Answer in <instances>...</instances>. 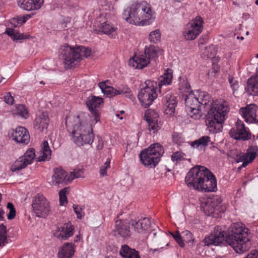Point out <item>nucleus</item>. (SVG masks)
<instances>
[{
  "mask_svg": "<svg viewBox=\"0 0 258 258\" xmlns=\"http://www.w3.org/2000/svg\"><path fill=\"white\" fill-rule=\"evenodd\" d=\"M229 136L236 140L246 141L251 138L248 128L245 127L243 121L238 120L234 127L229 132Z\"/></svg>",
  "mask_w": 258,
  "mask_h": 258,
  "instance_id": "obj_14",
  "label": "nucleus"
},
{
  "mask_svg": "<svg viewBox=\"0 0 258 258\" xmlns=\"http://www.w3.org/2000/svg\"><path fill=\"white\" fill-rule=\"evenodd\" d=\"M179 79V83L178 89L181 91L185 92L186 93L185 94H188V92H189V90L190 89L189 84L187 82V80L184 78L180 77Z\"/></svg>",
  "mask_w": 258,
  "mask_h": 258,
  "instance_id": "obj_42",
  "label": "nucleus"
},
{
  "mask_svg": "<svg viewBox=\"0 0 258 258\" xmlns=\"http://www.w3.org/2000/svg\"><path fill=\"white\" fill-rule=\"evenodd\" d=\"M129 223L134 230L139 233H145L150 228L152 224L150 219L148 218H142L138 221L131 219Z\"/></svg>",
  "mask_w": 258,
  "mask_h": 258,
  "instance_id": "obj_18",
  "label": "nucleus"
},
{
  "mask_svg": "<svg viewBox=\"0 0 258 258\" xmlns=\"http://www.w3.org/2000/svg\"><path fill=\"white\" fill-rule=\"evenodd\" d=\"M100 28L103 33L107 35H110L115 31V28L107 21L102 23Z\"/></svg>",
  "mask_w": 258,
  "mask_h": 258,
  "instance_id": "obj_41",
  "label": "nucleus"
},
{
  "mask_svg": "<svg viewBox=\"0 0 258 258\" xmlns=\"http://www.w3.org/2000/svg\"><path fill=\"white\" fill-rule=\"evenodd\" d=\"M99 87L101 90L102 92L105 96L108 97H112L117 94V89L113 87L106 85V82L99 83Z\"/></svg>",
  "mask_w": 258,
  "mask_h": 258,
  "instance_id": "obj_34",
  "label": "nucleus"
},
{
  "mask_svg": "<svg viewBox=\"0 0 258 258\" xmlns=\"http://www.w3.org/2000/svg\"><path fill=\"white\" fill-rule=\"evenodd\" d=\"M32 206L37 217L45 218L48 215L50 207L48 202L43 195L37 194L33 200Z\"/></svg>",
  "mask_w": 258,
  "mask_h": 258,
  "instance_id": "obj_12",
  "label": "nucleus"
},
{
  "mask_svg": "<svg viewBox=\"0 0 258 258\" xmlns=\"http://www.w3.org/2000/svg\"><path fill=\"white\" fill-rule=\"evenodd\" d=\"M182 235L183 240H184L186 242L190 243L191 241H194L192 238V234L190 231L188 230L183 231L182 232Z\"/></svg>",
  "mask_w": 258,
  "mask_h": 258,
  "instance_id": "obj_52",
  "label": "nucleus"
},
{
  "mask_svg": "<svg viewBox=\"0 0 258 258\" xmlns=\"http://www.w3.org/2000/svg\"><path fill=\"white\" fill-rule=\"evenodd\" d=\"M217 190V180L216 177L210 171V173H207V175L205 176L203 183L199 190L205 192H212L216 191Z\"/></svg>",
  "mask_w": 258,
  "mask_h": 258,
  "instance_id": "obj_19",
  "label": "nucleus"
},
{
  "mask_svg": "<svg viewBox=\"0 0 258 258\" xmlns=\"http://www.w3.org/2000/svg\"><path fill=\"white\" fill-rule=\"evenodd\" d=\"M183 237L182 236H180V238H178L175 241L178 243V244L182 247L184 246V243L183 242V240H182Z\"/></svg>",
  "mask_w": 258,
  "mask_h": 258,
  "instance_id": "obj_59",
  "label": "nucleus"
},
{
  "mask_svg": "<svg viewBox=\"0 0 258 258\" xmlns=\"http://www.w3.org/2000/svg\"><path fill=\"white\" fill-rule=\"evenodd\" d=\"M97 139L98 140V144L96 146V149L98 150H102L103 148V141L99 136H97Z\"/></svg>",
  "mask_w": 258,
  "mask_h": 258,
  "instance_id": "obj_58",
  "label": "nucleus"
},
{
  "mask_svg": "<svg viewBox=\"0 0 258 258\" xmlns=\"http://www.w3.org/2000/svg\"><path fill=\"white\" fill-rule=\"evenodd\" d=\"M150 61L144 53L139 55H135L128 61V65L134 69H142L148 66Z\"/></svg>",
  "mask_w": 258,
  "mask_h": 258,
  "instance_id": "obj_24",
  "label": "nucleus"
},
{
  "mask_svg": "<svg viewBox=\"0 0 258 258\" xmlns=\"http://www.w3.org/2000/svg\"><path fill=\"white\" fill-rule=\"evenodd\" d=\"M203 23V20L200 16L196 17L194 20L189 22L183 33L185 38L187 40L195 39L202 31Z\"/></svg>",
  "mask_w": 258,
  "mask_h": 258,
  "instance_id": "obj_11",
  "label": "nucleus"
},
{
  "mask_svg": "<svg viewBox=\"0 0 258 258\" xmlns=\"http://www.w3.org/2000/svg\"><path fill=\"white\" fill-rule=\"evenodd\" d=\"M27 20V19L26 17H22V21L20 22H18V24H20V25H22L26 22Z\"/></svg>",
  "mask_w": 258,
  "mask_h": 258,
  "instance_id": "obj_62",
  "label": "nucleus"
},
{
  "mask_svg": "<svg viewBox=\"0 0 258 258\" xmlns=\"http://www.w3.org/2000/svg\"><path fill=\"white\" fill-rule=\"evenodd\" d=\"M52 176V183L55 186H63L69 181L67 178V172L61 168H56L53 170Z\"/></svg>",
  "mask_w": 258,
  "mask_h": 258,
  "instance_id": "obj_23",
  "label": "nucleus"
},
{
  "mask_svg": "<svg viewBox=\"0 0 258 258\" xmlns=\"http://www.w3.org/2000/svg\"><path fill=\"white\" fill-rule=\"evenodd\" d=\"M43 2V0H20L18 5L23 10L32 11L39 9Z\"/></svg>",
  "mask_w": 258,
  "mask_h": 258,
  "instance_id": "obj_25",
  "label": "nucleus"
},
{
  "mask_svg": "<svg viewBox=\"0 0 258 258\" xmlns=\"http://www.w3.org/2000/svg\"><path fill=\"white\" fill-rule=\"evenodd\" d=\"M49 118L46 113L43 112L39 116H37L35 120L34 127L40 132H43L44 130L47 128L48 125Z\"/></svg>",
  "mask_w": 258,
  "mask_h": 258,
  "instance_id": "obj_29",
  "label": "nucleus"
},
{
  "mask_svg": "<svg viewBox=\"0 0 258 258\" xmlns=\"http://www.w3.org/2000/svg\"><path fill=\"white\" fill-rule=\"evenodd\" d=\"M225 241L239 253L247 251L250 246L248 229L242 227L237 223H233L228 228L225 233Z\"/></svg>",
  "mask_w": 258,
  "mask_h": 258,
  "instance_id": "obj_2",
  "label": "nucleus"
},
{
  "mask_svg": "<svg viewBox=\"0 0 258 258\" xmlns=\"http://www.w3.org/2000/svg\"><path fill=\"white\" fill-rule=\"evenodd\" d=\"M217 48L214 45L206 46L202 51L201 56L204 59L213 58L217 53Z\"/></svg>",
  "mask_w": 258,
  "mask_h": 258,
  "instance_id": "obj_38",
  "label": "nucleus"
},
{
  "mask_svg": "<svg viewBox=\"0 0 258 258\" xmlns=\"http://www.w3.org/2000/svg\"><path fill=\"white\" fill-rule=\"evenodd\" d=\"M42 155L38 158V161H49L51 158V150L48 145L47 141H44L42 144Z\"/></svg>",
  "mask_w": 258,
  "mask_h": 258,
  "instance_id": "obj_33",
  "label": "nucleus"
},
{
  "mask_svg": "<svg viewBox=\"0 0 258 258\" xmlns=\"http://www.w3.org/2000/svg\"><path fill=\"white\" fill-rule=\"evenodd\" d=\"M103 101L101 97L92 95L88 98L86 105L90 112V117L96 122L100 120L98 108L103 106Z\"/></svg>",
  "mask_w": 258,
  "mask_h": 258,
  "instance_id": "obj_15",
  "label": "nucleus"
},
{
  "mask_svg": "<svg viewBox=\"0 0 258 258\" xmlns=\"http://www.w3.org/2000/svg\"><path fill=\"white\" fill-rule=\"evenodd\" d=\"M21 21L22 17L14 18L11 20L10 22L12 25H14V27H17L20 26V24H18V22H20Z\"/></svg>",
  "mask_w": 258,
  "mask_h": 258,
  "instance_id": "obj_57",
  "label": "nucleus"
},
{
  "mask_svg": "<svg viewBox=\"0 0 258 258\" xmlns=\"http://www.w3.org/2000/svg\"><path fill=\"white\" fill-rule=\"evenodd\" d=\"M17 113L25 118H27L28 116V111L23 105H18L17 107Z\"/></svg>",
  "mask_w": 258,
  "mask_h": 258,
  "instance_id": "obj_51",
  "label": "nucleus"
},
{
  "mask_svg": "<svg viewBox=\"0 0 258 258\" xmlns=\"http://www.w3.org/2000/svg\"><path fill=\"white\" fill-rule=\"evenodd\" d=\"M158 114L153 110H147L144 115V118L147 121L149 130L153 133L158 131L160 126L158 123Z\"/></svg>",
  "mask_w": 258,
  "mask_h": 258,
  "instance_id": "obj_21",
  "label": "nucleus"
},
{
  "mask_svg": "<svg viewBox=\"0 0 258 258\" xmlns=\"http://www.w3.org/2000/svg\"><path fill=\"white\" fill-rule=\"evenodd\" d=\"M258 147L256 145H252L248 149L246 154L248 155L249 161H252L255 159Z\"/></svg>",
  "mask_w": 258,
  "mask_h": 258,
  "instance_id": "obj_45",
  "label": "nucleus"
},
{
  "mask_svg": "<svg viewBox=\"0 0 258 258\" xmlns=\"http://www.w3.org/2000/svg\"><path fill=\"white\" fill-rule=\"evenodd\" d=\"M75 123L72 122V117H68L66 119V124L68 131L72 135V140L78 146L85 144L91 145L94 139L92 127L90 124L80 122L78 116Z\"/></svg>",
  "mask_w": 258,
  "mask_h": 258,
  "instance_id": "obj_3",
  "label": "nucleus"
},
{
  "mask_svg": "<svg viewBox=\"0 0 258 258\" xmlns=\"http://www.w3.org/2000/svg\"><path fill=\"white\" fill-rule=\"evenodd\" d=\"M83 171L82 169L75 170L70 173V174L68 178V180H69V181H71L75 178L82 177L83 176Z\"/></svg>",
  "mask_w": 258,
  "mask_h": 258,
  "instance_id": "obj_48",
  "label": "nucleus"
},
{
  "mask_svg": "<svg viewBox=\"0 0 258 258\" xmlns=\"http://www.w3.org/2000/svg\"><path fill=\"white\" fill-rule=\"evenodd\" d=\"M144 85L139 92L138 96L142 105L147 108L157 97L156 91L157 84L156 82L147 80Z\"/></svg>",
  "mask_w": 258,
  "mask_h": 258,
  "instance_id": "obj_8",
  "label": "nucleus"
},
{
  "mask_svg": "<svg viewBox=\"0 0 258 258\" xmlns=\"http://www.w3.org/2000/svg\"><path fill=\"white\" fill-rule=\"evenodd\" d=\"M219 227L215 229L214 233H211L208 237H206L203 242L205 245L209 246L211 245H217L221 243L224 240V231H219Z\"/></svg>",
  "mask_w": 258,
  "mask_h": 258,
  "instance_id": "obj_20",
  "label": "nucleus"
},
{
  "mask_svg": "<svg viewBox=\"0 0 258 258\" xmlns=\"http://www.w3.org/2000/svg\"><path fill=\"white\" fill-rule=\"evenodd\" d=\"M197 96L196 92L193 93L192 91L181 96L182 99L184 100L186 112L194 119L200 118L202 114Z\"/></svg>",
  "mask_w": 258,
  "mask_h": 258,
  "instance_id": "obj_9",
  "label": "nucleus"
},
{
  "mask_svg": "<svg viewBox=\"0 0 258 258\" xmlns=\"http://www.w3.org/2000/svg\"><path fill=\"white\" fill-rule=\"evenodd\" d=\"M207 173H210V170L206 167L201 165L195 166L186 174L185 182L188 187L199 190Z\"/></svg>",
  "mask_w": 258,
  "mask_h": 258,
  "instance_id": "obj_6",
  "label": "nucleus"
},
{
  "mask_svg": "<svg viewBox=\"0 0 258 258\" xmlns=\"http://www.w3.org/2000/svg\"><path fill=\"white\" fill-rule=\"evenodd\" d=\"M117 91H118L117 94L125 95L126 96H129L131 92V89L125 85L120 87Z\"/></svg>",
  "mask_w": 258,
  "mask_h": 258,
  "instance_id": "obj_54",
  "label": "nucleus"
},
{
  "mask_svg": "<svg viewBox=\"0 0 258 258\" xmlns=\"http://www.w3.org/2000/svg\"><path fill=\"white\" fill-rule=\"evenodd\" d=\"M185 154L180 151H176L173 153L171 156V160L173 162L180 161L185 160Z\"/></svg>",
  "mask_w": 258,
  "mask_h": 258,
  "instance_id": "obj_47",
  "label": "nucleus"
},
{
  "mask_svg": "<svg viewBox=\"0 0 258 258\" xmlns=\"http://www.w3.org/2000/svg\"><path fill=\"white\" fill-rule=\"evenodd\" d=\"M122 17L132 24L149 25L155 19V13L150 4L145 1L137 2L124 11Z\"/></svg>",
  "mask_w": 258,
  "mask_h": 258,
  "instance_id": "obj_1",
  "label": "nucleus"
},
{
  "mask_svg": "<svg viewBox=\"0 0 258 258\" xmlns=\"http://www.w3.org/2000/svg\"><path fill=\"white\" fill-rule=\"evenodd\" d=\"M69 191V188L65 187L62 189L59 192V202L60 206H63L65 204H67V198L66 195Z\"/></svg>",
  "mask_w": 258,
  "mask_h": 258,
  "instance_id": "obj_44",
  "label": "nucleus"
},
{
  "mask_svg": "<svg viewBox=\"0 0 258 258\" xmlns=\"http://www.w3.org/2000/svg\"><path fill=\"white\" fill-rule=\"evenodd\" d=\"M210 106L211 107L206 115V124L211 133L216 134L222 131L229 108L227 103L223 101L218 103H211Z\"/></svg>",
  "mask_w": 258,
  "mask_h": 258,
  "instance_id": "obj_4",
  "label": "nucleus"
},
{
  "mask_svg": "<svg viewBox=\"0 0 258 258\" xmlns=\"http://www.w3.org/2000/svg\"><path fill=\"white\" fill-rule=\"evenodd\" d=\"M170 234L172 235L174 239L176 240L178 238H180V236H181L178 232H176L175 233H173L171 232H170Z\"/></svg>",
  "mask_w": 258,
  "mask_h": 258,
  "instance_id": "obj_60",
  "label": "nucleus"
},
{
  "mask_svg": "<svg viewBox=\"0 0 258 258\" xmlns=\"http://www.w3.org/2000/svg\"><path fill=\"white\" fill-rule=\"evenodd\" d=\"M211 142V138L208 136H204L194 142L189 143L190 145L194 148L206 147Z\"/></svg>",
  "mask_w": 258,
  "mask_h": 258,
  "instance_id": "obj_39",
  "label": "nucleus"
},
{
  "mask_svg": "<svg viewBox=\"0 0 258 258\" xmlns=\"http://www.w3.org/2000/svg\"><path fill=\"white\" fill-rule=\"evenodd\" d=\"M7 207L10 210V212L7 215L8 219L9 220H12L14 219L16 216V211L13 203H8Z\"/></svg>",
  "mask_w": 258,
  "mask_h": 258,
  "instance_id": "obj_49",
  "label": "nucleus"
},
{
  "mask_svg": "<svg viewBox=\"0 0 258 258\" xmlns=\"http://www.w3.org/2000/svg\"><path fill=\"white\" fill-rule=\"evenodd\" d=\"M36 157L35 149L29 148L25 154L17 159L11 166L13 172L19 171L32 163Z\"/></svg>",
  "mask_w": 258,
  "mask_h": 258,
  "instance_id": "obj_13",
  "label": "nucleus"
},
{
  "mask_svg": "<svg viewBox=\"0 0 258 258\" xmlns=\"http://www.w3.org/2000/svg\"><path fill=\"white\" fill-rule=\"evenodd\" d=\"M245 89L250 95H258V74L255 76H252L247 80Z\"/></svg>",
  "mask_w": 258,
  "mask_h": 258,
  "instance_id": "obj_27",
  "label": "nucleus"
},
{
  "mask_svg": "<svg viewBox=\"0 0 258 258\" xmlns=\"http://www.w3.org/2000/svg\"><path fill=\"white\" fill-rule=\"evenodd\" d=\"M4 99L5 102L10 105H12L13 104L14 98L12 96L11 93L8 92L7 93L6 95L4 97Z\"/></svg>",
  "mask_w": 258,
  "mask_h": 258,
  "instance_id": "obj_56",
  "label": "nucleus"
},
{
  "mask_svg": "<svg viewBox=\"0 0 258 258\" xmlns=\"http://www.w3.org/2000/svg\"><path fill=\"white\" fill-rule=\"evenodd\" d=\"M229 83L230 85V87L232 89L233 93L234 92L239 88L238 82L233 77L229 76L228 78Z\"/></svg>",
  "mask_w": 258,
  "mask_h": 258,
  "instance_id": "obj_50",
  "label": "nucleus"
},
{
  "mask_svg": "<svg viewBox=\"0 0 258 258\" xmlns=\"http://www.w3.org/2000/svg\"><path fill=\"white\" fill-rule=\"evenodd\" d=\"M235 159L236 162H243L242 165L238 167V169H240L241 167H245L249 163L252 162L249 161L248 155L246 153L237 154Z\"/></svg>",
  "mask_w": 258,
  "mask_h": 258,
  "instance_id": "obj_40",
  "label": "nucleus"
},
{
  "mask_svg": "<svg viewBox=\"0 0 258 258\" xmlns=\"http://www.w3.org/2000/svg\"><path fill=\"white\" fill-rule=\"evenodd\" d=\"M76 238V239L75 240V241H78L80 239V236L79 235H77Z\"/></svg>",
  "mask_w": 258,
  "mask_h": 258,
  "instance_id": "obj_63",
  "label": "nucleus"
},
{
  "mask_svg": "<svg viewBox=\"0 0 258 258\" xmlns=\"http://www.w3.org/2000/svg\"><path fill=\"white\" fill-rule=\"evenodd\" d=\"M222 202L221 198L219 196L204 199L201 202V208L207 216L218 214L219 213L223 212L225 209Z\"/></svg>",
  "mask_w": 258,
  "mask_h": 258,
  "instance_id": "obj_10",
  "label": "nucleus"
},
{
  "mask_svg": "<svg viewBox=\"0 0 258 258\" xmlns=\"http://www.w3.org/2000/svg\"><path fill=\"white\" fill-rule=\"evenodd\" d=\"M164 152V149L160 144H153L140 153V158L145 166L151 165L155 167Z\"/></svg>",
  "mask_w": 258,
  "mask_h": 258,
  "instance_id": "obj_7",
  "label": "nucleus"
},
{
  "mask_svg": "<svg viewBox=\"0 0 258 258\" xmlns=\"http://www.w3.org/2000/svg\"><path fill=\"white\" fill-rule=\"evenodd\" d=\"M7 228L4 224L0 225V246L5 245L7 240Z\"/></svg>",
  "mask_w": 258,
  "mask_h": 258,
  "instance_id": "obj_43",
  "label": "nucleus"
},
{
  "mask_svg": "<svg viewBox=\"0 0 258 258\" xmlns=\"http://www.w3.org/2000/svg\"><path fill=\"white\" fill-rule=\"evenodd\" d=\"M110 162L111 160L109 158L107 159L106 162L104 163L103 165H102L100 167V173L102 176H104L105 175H106V170L108 168L110 167Z\"/></svg>",
  "mask_w": 258,
  "mask_h": 258,
  "instance_id": "obj_53",
  "label": "nucleus"
},
{
  "mask_svg": "<svg viewBox=\"0 0 258 258\" xmlns=\"http://www.w3.org/2000/svg\"><path fill=\"white\" fill-rule=\"evenodd\" d=\"M129 221L126 220H117L112 233L115 236L128 239L131 237Z\"/></svg>",
  "mask_w": 258,
  "mask_h": 258,
  "instance_id": "obj_16",
  "label": "nucleus"
},
{
  "mask_svg": "<svg viewBox=\"0 0 258 258\" xmlns=\"http://www.w3.org/2000/svg\"><path fill=\"white\" fill-rule=\"evenodd\" d=\"M60 229L54 233V236L60 239L66 240L73 234V226L70 223L65 224Z\"/></svg>",
  "mask_w": 258,
  "mask_h": 258,
  "instance_id": "obj_28",
  "label": "nucleus"
},
{
  "mask_svg": "<svg viewBox=\"0 0 258 258\" xmlns=\"http://www.w3.org/2000/svg\"><path fill=\"white\" fill-rule=\"evenodd\" d=\"M211 147H210V148H214L215 146H214V143L213 142H211Z\"/></svg>",
  "mask_w": 258,
  "mask_h": 258,
  "instance_id": "obj_64",
  "label": "nucleus"
},
{
  "mask_svg": "<svg viewBox=\"0 0 258 258\" xmlns=\"http://www.w3.org/2000/svg\"><path fill=\"white\" fill-rule=\"evenodd\" d=\"M75 252L74 245L72 243H66L59 249V258H72Z\"/></svg>",
  "mask_w": 258,
  "mask_h": 258,
  "instance_id": "obj_30",
  "label": "nucleus"
},
{
  "mask_svg": "<svg viewBox=\"0 0 258 258\" xmlns=\"http://www.w3.org/2000/svg\"><path fill=\"white\" fill-rule=\"evenodd\" d=\"M162 100L167 114L171 115L174 112L177 105L176 98L170 92L167 91L163 94Z\"/></svg>",
  "mask_w": 258,
  "mask_h": 258,
  "instance_id": "obj_17",
  "label": "nucleus"
},
{
  "mask_svg": "<svg viewBox=\"0 0 258 258\" xmlns=\"http://www.w3.org/2000/svg\"><path fill=\"white\" fill-rule=\"evenodd\" d=\"M91 53V49L84 46L74 48L65 44L59 48L58 56L60 59L63 60L65 67L69 69L73 63L79 62L83 57H88Z\"/></svg>",
  "mask_w": 258,
  "mask_h": 258,
  "instance_id": "obj_5",
  "label": "nucleus"
},
{
  "mask_svg": "<svg viewBox=\"0 0 258 258\" xmlns=\"http://www.w3.org/2000/svg\"><path fill=\"white\" fill-rule=\"evenodd\" d=\"M144 53L147 56V58L150 60H155L158 57L159 54L161 53V50L158 47L154 46H151L145 49Z\"/></svg>",
  "mask_w": 258,
  "mask_h": 258,
  "instance_id": "obj_36",
  "label": "nucleus"
},
{
  "mask_svg": "<svg viewBox=\"0 0 258 258\" xmlns=\"http://www.w3.org/2000/svg\"><path fill=\"white\" fill-rule=\"evenodd\" d=\"M119 254L122 258H141L138 251L126 244L121 246Z\"/></svg>",
  "mask_w": 258,
  "mask_h": 258,
  "instance_id": "obj_31",
  "label": "nucleus"
},
{
  "mask_svg": "<svg viewBox=\"0 0 258 258\" xmlns=\"http://www.w3.org/2000/svg\"><path fill=\"white\" fill-rule=\"evenodd\" d=\"M173 79L172 72L171 70L168 69L166 72L160 77L159 79V91L162 93V88L164 86H166L171 84Z\"/></svg>",
  "mask_w": 258,
  "mask_h": 258,
  "instance_id": "obj_32",
  "label": "nucleus"
},
{
  "mask_svg": "<svg viewBox=\"0 0 258 258\" xmlns=\"http://www.w3.org/2000/svg\"><path fill=\"white\" fill-rule=\"evenodd\" d=\"M240 112L246 122L253 123V121L256 120V109L254 105L251 104L245 108H241Z\"/></svg>",
  "mask_w": 258,
  "mask_h": 258,
  "instance_id": "obj_26",
  "label": "nucleus"
},
{
  "mask_svg": "<svg viewBox=\"0 0 258 258\" xmlns=\"http://www.w3.org/2000/svg\"><path fill=\"white\" fill-rule=\"evenodd\" d=\"M5 33L14 41L21 40L28 38V35L27 34L20 33L13 28H7Z\"/></svg>",
  "mask_w": 258,
  "mask_h": 258,
  "instance_id": "obj_37",
  "label": "nucleus"
},
{
  "mask_svg": "<svg viewBox=\"0 0 258 258\" xmlns=\"http://www.w3.org/2000/svg\"><path fill=\"white\" fill-rule=\"evenodd\" d=\"M5 212L2 208H0V221H3L5 220L4 215Z\"/></svg>",
  "mask_w": 258,
  "mask_h": 258,
  "instance_id": "obj_61",
  "label": "nucleus"
},
{
  "mask_svg": "<svg viewBox=\"0 0 258 258\" xmlns=\"http://www.w3.org/2000/svg\"><path fill=\"white\" fill-rule=\"evenodd\" d=\"M161 37L160 31L159 30H156L151 32L149 35V39L151 42L154 43H156L158 42Z\"/></svg>",
  "mask_w": 258,
  "mask_h": 258,
  "instance_id": "obj_46",
  "label": "nucleus"
},
{
  "mask_svg": "<svg viewBox=\"0 0 258 258\" xmlns=\"http://www.w3.org/2000/svg\"><path fill=\"white\" fill-rule=\"evenodd\" d=\"M12 137L17 143L27 145L30 141V136L27 130L24 127H17L12 133Z\"/></svg>",
  "mask_w": 258,
  "mask_h": 258,
  "instance_id": "obj_22",
  "label": "nucleus"
},
{
  "mask_svg": "<svg viewBox=\"0 0 258 258\" xmlns=\"http://www.w3.org/2000/svg\"><path fill=\"white\" fill-rule=\"evenodd\" d=\"M196 94L198 95L197 98L201 107L203 106L206 108L209 103L211 102V96L206 92L198 90L196 92Z\"/></svg>",
  "mask_w": 258,
  "mask_h": 258,
  "instance_id": "obj_35",
  "label": "nucleus"
},
{
  "mask_svg": "<svg viewBox=\"0 0 258 258\" xmlns=\"http://www.w3.org/2000/svg\"><path fill=\"white\" fill-rule=\"evenodd\" d=\"M73 207L75 213L77 216V218L79 219H81L82 217L83 216L82 213V208L81 207H80L79 206L76 205H74Z\"/></svg>",
  "mask_w": 258,
  "mask_h": 258,
  "instance_id": "obj_55",
  "label": "nucleus"
}]
</instances>
